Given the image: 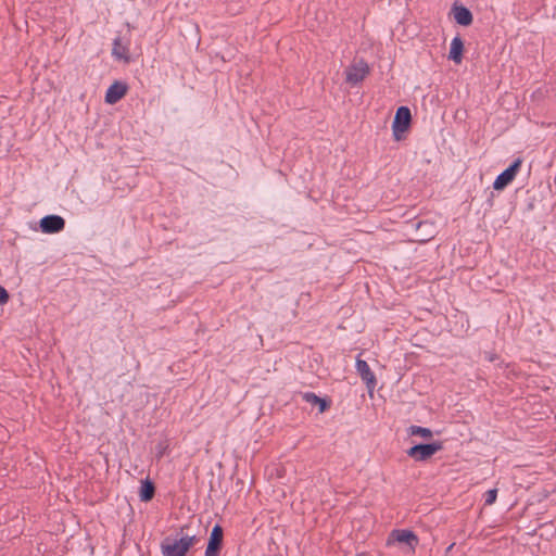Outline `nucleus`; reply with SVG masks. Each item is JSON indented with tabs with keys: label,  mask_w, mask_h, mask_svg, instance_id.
Here are the masks:
<instances>
[{
	"label": "nucleus",
	"mask_w": 556,
	"mask_h": 556,
	"mask_svg": "<svg viewBox=\"0 0 556 556\" xmlns=\"http://www.w3.org/2000/svg\"><path fill=\"white\" fill-rule=\"evenodd\" d=\"M443 448L441 441L415 444L406 451V454L416 462H425Z\"/></svg>",
	"instance_id": "1"
},
{
	"label": "nucleus",
	"mask_w": 556,
	"mask_h": 556,
	"mask_svg": "<svg viewBox=\"0 0 556 556\" xmlns=\"http://www.w3.org/2000/svg\"><path fill=\"white\" fill-rule=\"evenodd\" d=\"M412 123L410 110L407 106H400L392 123V134L396 141L403 139Z\"/></svg>",
	"instance_id": "2"
},
{
	"label": "nucleus",
	"mask_w": 556,
	"mask_h": 556,
	"mask_svg": "<svg viewBox=\"0 0 556 556\" xmlns=\"http://www.w3.org/2000/svg\"><path fill=\"white\" fill-rule=\"evenodd\" d=\"M394 542L406 544L409 547V549L414 552L419 543V539L412 530L394 529L389 534L387 544L390 545Z\"/></svg>",
	"instance_id": "3"
},
{
	"label": "nucleus",
	"mask_w": 556,
	"mask_h": 556,
	"mask_svg": "<svg viewBox=\"0 0 556 556\" xmlns=\"http://www.w3.org/2000/svg\"><path fill=\"white\" fill-rule=\"evenodd\" d=\"M224 543V529L216 523L210 534L204 556H219Z\"/></svg>",
	"instance_id": "4"
},
{
	"label": "nucleus",
	"mask_w": 556,
	"mask_h": 556,
	"mask_svg": "<svg viewBox=\"0 0 556 556\" xmlns=\"http://www.w3.org/2000/svg\"><path fill=\"white\" fill-rule=\"evenodd\" d=\"M368 73V64L364 60H359L345 70V80L351 85H357L364 80Z\"/></svg>",
	"instance_id": "5"
},
{
	"label": "nucleus",
	"mask_w": 556,
	"mask_h": 556,
	"mask_svg": "<svg viewBox=\"0 0 556 556\" xmlns=\"http://www.w3.org/2000/svg\"><path fill=\"white\" fill-rule=\"evenodd\" d=\"M356 370L362 380L365 382L369 396H372L377 386V379L375 374L370 370L367 362L361 358V355H358L356 358Z\"/></svg>",
	"instance_id": "6"
},
{
	"label": "nucleus",
	"mask_w": 556,
	"mask_h": 556,
	"mask_svg": "<svg viewBox=\"0 0 556 556\" xmlns=\"http://www.w3.org/2000/svg\"><path fill=\"white\" fill-rule=\"evenodd\" d=\"M520 165H521V160L520 159L515 160L505 170H503L495 178V180L493 182V188L495 190H502L507 185H509L514 180L517 172L519 170Z\"/></svg>",
	"instance_id": "7"
},
{
	"label": "nucleus",
	"mask_w": 556,
	"mask_h": 556,
	"mask_svg": "<svg viewBox=\"0 0 556 556\" xmlns=\"http://www.w3.org/2000/svg\"><path fill=\"white\" fill-rule=\"evenodd\" d=\"M39 226L43 233H56L64 229L65 220L59 215H47L40 219Z\"/></svg>",
	"instance_id": "8"
},
{
	"label": "nucleus",
	"mask_w": 556,
	"mask_h": 556,
	"mask_svg": "<svg viewBox=\"0 0 556 556\" xmlns=\"http://www.w3.org/2000/svg\"><path fill=\"white\" fill-rule=\"evenodd\" d=\"M161 551L163 556H186L188 553L180 539L172 540L170 538L164 539Z\"/></svg>",
	"instance_id": "9"
},
{
	"label": "nucleus",
	"mask_w": 556,
	"mask_h": 556,
	"mask_svg": "<svg viewBox=\"0 0 556 556\" xmlns=\"http://www.w3.org/2000/svg\"><path fill=\"white\" fill-rule=\"evenodd\" d=\"M127 92V86L121 81H114L106 90L105 102L108 104H115L118 102Z\"/></svg>",
	"instance_id": "10"
},
{
	"label": "nucleus",
	"mask_w": 556,
	"mask_h": 556,
	"mask_svg": "<svg viewBox=\"0 0 556 556\" xmlns=\"http://www.w3.org/2000/svg\"><path fill=\"white\" fill-rule=\"evenodd\" d=\"M452 14L455 22L462 26H469L472 23L473 16L470 10L463 4H453Z\"/></svg>",
	"instance_id": "11"
},
{
	"label": "nucleus",
	"mask_w": 556,
	"mask_h": 556,
	"mask_svg": "<svg viewBox=\"0 0 556 556\" xmlns=\"http://www.w3.org/2000/svg\"><path fill=\"white\" fill-rule=\"evenodd\" d=\"M190 529L191 525H185L179 530V539L181 540L188 552L201 540V538L197 533L190 532Z\"/></svg>",
	"instance_id": "12"
},
{
	"label": "nucleus",
	"mask_w": 556,
	"mask_h": 556,
	"mask_svg": "<svg viewBox=\"0 0 556 556\" xmlns=\"http://www.w3.org/2000/svg\"><path fill=\"white\" fill-rule=\"evenodd\" d=\"M464 42L459 36H456L451 41L448 59L459 64L463 60Z\"/></svg>",
	"instance_id": "13"
},
{
	"label": "nucleus",
	"mask_w": 556,
	"mask_h": 556,
	"mask_svg": "<svg viewBox=\"0 0 556 556\" xmlns=\"http://www.w3.org/2000/svg\"><path fill=\"white\" fill-rule=\"evenodd\" d=\"M155 495V484L149 478L141 481L139 497L141 502H150Z\"/></svg>",
	"instance_id": "14"
},
{
	"label": "nucleus",
	"mask_w": 556,
	"mask_h": 556,
	"mask_svg": "<svg viewBox=\"0 0 556 556\" xmlns=\"http://www.w3.org/2000/svg\"><path fill=\"white\" fill-rule=\"evenodd\" d=\"M112 55L125 62H129L130 60L128 46L124 45L119 37L115 38L113 41Z\"/></svg>",
	"instance_id": "15"
},
{
	"label": "nucleus",
	"mask_w": 556,
	"mask_h": 556,
	"mask_svg": "<svg viewBox=\"0 0 556 556\" xmlns=\"http://www.w3.org/2000/svg\"><path fill=\"white\" fill-rule=\"evenodd\" d=\"M303 399L311 404L318 405L319 413H324L330 407V401L327 399L319 397L313 392H306Z\"/></svg>",
	"instance_id": "16"
},
{
	"label": "nucleus",
	"mask_w": 556,
	"mask_h": 556,
	"mask_svg": "<svg viewBox=\"0 0 556 556\" xmlns=\"http://www.w3.org/2000/svg\"><path fill=\"white\" fill-rule=\"evenodd\" d=\"M408 434L410 435H419L426 440L428 439H431L432 438V431L429 429V428H424V427H420V426H410L408 429Z\"/></svg>",
	"instance_id": "17"
},
{
	"label": "nucleus",
	"mask_w": 556,
	"mask_h": 556,
	"mask_svg": "<svg viewBox=\"0 0 556 556\" xmlns=\"http://www.w3.org/2000/svg\"><path fill=\"white\" fill-rule=\"evenodd\" d=\"M169 443L167 439L157 442V444L155 445L156 459L160 460L167 453Z\"/></svg>",
	"instance_id": "18"
},
{
	"label": "nucleus",
	"mask_w": 556,
	"mask_h": 556,
	"mask_svg": "<svg viewBox=\"0 0 556 556\" xmlns=\"http://www.w3.org/2000/svg\"><path fill=\"white\" fill-rule=\"evenodd\" d=\"M497 490L492 489L485 492L484 494V503L485 505H492L496 501Z\"/></svg>",
	"instance_id": "19"
},
{
	"label": "nucleus",
	"mask_w": 556,
	"mask_h": 556,
	"mask_svg": "<svg viewBox=\"0 0 556 556\" xmlns=\"http://www.w3.org/2000/svg\"><path fill=\"white\" fill-rule=\"evenodd\" d=\"M483 358L488 362H494L498 359V355L491 350H485L483 352Z\"/></svg>",
	"instance_id": "20"
},
{
	"label": "nucleus",
	"mask_w": 556,
	"mask_h": 556,
	"mask_svg": "<svg viewBox=\"0 0 556 556\" xmlns=\"http://www.w3.org/2000/svg\"><path fill=\"white\" fill-rule=\"evenodd\" d=\"M9 293L8 291L2 287L0 286V304H4L9 301Z\"/></svg>",
	"instance_id": "21"
},
{
	"label": "nucleus",
	"mask_w": 556,
	"mask_h": 556,
	"mask_svg": "<svg viewBox=\"0 0 556 556\" xmlns=\"http://www.w3.org/2000/svg\"><path fill=\"white\" fill-rule=\"evenodd\" d=\"M453 546H454V543H453V544H451V545L447 547V552H450V551L453 548Z\"/></svg>",
	"instance_id": "22"
}]
</instances>
